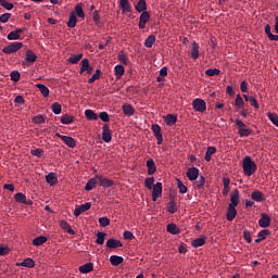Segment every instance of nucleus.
<instances>
[{
    "label": "nucleus",
    "mask_w": 278,
    "mask_h": 278,
    "mask_svg": "<svg viewBox=\"0 0 278 278\" xmlns=\"http://www.w3.org/2000/svg\"><path fill=\"white\" fill-rule=\"evenodd\" d=\"M242 169L245 177H251L252 175H255V173H257V164L253 162V159H251V156H245L243 159Z\"/></svg>",
    "instance_id": "nucleus-1"
},
{
    "label": "nucleus",
    "mask_w": 278,
    "mask_h": 278,
    "mask_svg": "<svg viewBox=\"0 0 278 278\" xmlns=\"http://www.w3.org/2000/svg\"><path fill=\"white\" fill-rule=\"evenodd\" d=\"M192 108L195 112H200L201 114H203V112L207 110V104L204 102L203 99L197 98L192 102Z\"/></svg>",
    "instance_id": "nucleus-2"
},
{
    "label": "nucleus",
    "mask_w": 278,
    "mask_h": 278,
    "mask_svg": "<svg viewBox=\"0 0 278 278\" xmlns=\"http://www.w3.org/2000/svg\"><path fill=\"white\" fill-rule=\"evenodd\" d=\"M23 49V42H13L3 48V53H16V51H21Z\"/></svg>",
    "instance_id": "nucleus-3"
},
{
    "label": "nucleus",
    "mask_w": 278,
    "mask_h": 278,
    "mask_svg": "<svg viewBox=\"0 0 278 278\" xmlns=\"http://www.w3.org/2000/svg\"><path fill=\"white\" fill-rule=\"evenodd\" d=\"M90 207H92V204H90V202L76 206L74 210V216H81V214H84V212H88Z\"/></svg>",
    "instance_id": "nucleus-4"
},
{
    "label": "nucleus",
    "mask_w": 278,
    "mask_h": 278,
    "mask_svg": "<svg viewBox=\"0 0 278 278\" xmlns=\"http://www.w3.org/2000/svg\"><path fill=\"white\" fill-rule=\"evenodd\" d=\"M149 21H151V15L149 14V12L148 11L142 12L139 17V29H144Z\"/></svg>",
    "instance_id": "nucleus-5"
},
{
    "label": "nucleus",
    "mask_w": 278,
    "mask_h": 278,
    "mask_svg": "<svg viewBox=\"0 0 278 278\" xmlns=\"http://www.w3.org/2000/svg\"><path fill=\"white\" fill-rule=\"evenodd\" d=\"M239 203H240V191H238V189H235L230 195L229 207H238Z\"/></svg>",
    "instance_id": "nucleus-6"
},
{
    "label": "nucleus",
    "mask_w": 278,
    "mask_h": 278,
    "mask_svg": "<svg viewBox=\"0 0 278 278\" xmlns=\"http://www.w3.org/2000/svg\"><path fill=\"white\" fill-rule=\"evenodd\" d=\"M162 197V182H156L152 187V201H157Z\"/></svg>",
    "instance_id": "nucleus-7"
},
{
    "label": "nucleus",
    "mask_w": 278,
    "mask_h": 278,
    "mask_svg": "<svg viewBox=\"0 0 278 278\" xmlns=\"http://www.w3.org/2000/svg\"><path fill=\"white\" fill-rule=\"evenodd\" d=\"M152 131L157 140V144H162L164 137L162 136V127L157 124L152 125Z\"/></svg>",
    "instance_id": "nucleus-8"
},
{
    "label": "nucleus",
    "mask_w": 278,
    "mask_h": 278,
    "mask_svg": "<svg viewBox=\"0 0 278 278\" xmlns=\"http://www.w3.org/2000/svg\"><path fill=\"white\" fill-rule=\"evenodd\" d=\"M97 179L102 188H112L114 180L106 178L105 176H97Z\"/></svg>",
    "instance_id": "nucleus-9"
},
{
    "label": "nucleus",
    "mask_w": 278,
    "mask_h": 278,
    "mask_svg": "<svg viewBox=\"0 0 278 278\" xmlns=\"http://www.w3.org/2000/svg\"><path fill=\"white\" fill-rule=\"evenodd\" d=\"M102 140L103 142H112V130H110V126L105 124L103 126Z\"/></svg>",
    "instance_id": "nucleus-10"
},
{
    "label": "nucleus",
    "mask_w": 278,
    "mask_h": 278,
    "mask_svg": "<svg viewBox=\"0 0 278 278\" xmlns=\"http://www.w3.org/2000/svg\"><path fill=\"white\" fill-rule=\"evenodd\" d=\"M187 177H188L189 181H197V179H199V168H197V167L188 168Z\"/></svg>",
    "instance_id": "nucleus-11"
},
{
    "label": "nucleus",
    "mask_w": 278,
    "mask_h": 278,
    "mask_svg": "<svg viewBox=\"0 0 278 278\" xmlns=\"http://www.w3.org/2000/svg\"><path fill=\"white\" fill-rule=\"evenodd\" d=\"M258 225L263 228L266 229L267 227H270V216L268 214L263 213L261 215V218L258 220Z\"/></svg>",
    "instance_id": "nucleus-12"
},
{
    "label": "nucleus",
    "mask_w": 278,
    "mask_h": 278,
    "mask_svg": "<svg viewBox=\"0 0 278 278\" xmlns=\"http://www.w3.org/2000/svg\"><path fill=\"white\" fill-rule=\"evenodd\" d=\"M24 30L25 28H17L11 31L7 37L8 40H21V35L23 34Z\"/></svg>",
    "instance_id": "nucleus-13"
},
{
    "label": "nucleus",
    "mask_w": 278,
    "mask_h": 278,
    "mask_svg": "<svg viewBox=\"0 0 278 278\" xmlns=\"http://www.w3.org/2000/svg\"><path fill=\"white\" fill-rule=\"evenodd\" d=\"M59 225L61 229L70 233V236H75V230H73L70 223H67L66 220H60Z\"/></svg>",
    "instance_id": "nucleus-14"
},
{
    "label": "nucleus",
    "mask_w": 278,
    "mask_h": 278,
    "mask_svg": "<svg viewBox=\"0 0 278 278\" xmlns=\"http://www.w3.org/2000/svg\"><path fill=\"white\" fill-rule=\"evenodd\" d=\"M79 273L83 275H88V273H92L94 270V265L92 263H87L85 265H81L78 268Z\"/></svg>",
    "instance_id": "nucleus-15"
},
{
    "label": "nucleus",
    "mask_w": 278,
    "mask_h": 278,
    "mask_svg": "<svg viewBox=\"0 0 278 278\" xmlns=\"http://www.w3.org/2000/svg\"><path fill=\"white\" fill-rule=\"evenodd\" d=\"M15 266H23L24 268H34L36 266V262L34 258H25L22 263H16Z\"/></svg>",
    "instance_id": "nucleus-16"
},
{
    "label": "nucleus",
    "mask_w": 278,
    "mask_h": 278,
    "mask_svg": "<svg viewBox=\"0 0 278 278\" xmlns=\"http://www.w3.org/2000/svg\"><path fill=\"white\" fill-rule=\"evenodd\" d=\"M92 73V67L90 66V61L88 59H83L81 60V67H80V73Z\"/></svg>",
    "instance_id": "nucleus-17"
},
{
    "label": "nucleus",
    "mask_w": 278,
    "mask_h": 278,
    "mask_svg": "<svg viewBox=\"0 0 278 278\" xmlns=\"http://www.w3.org/2000/svg\"><path fill=\"white\" fill-rule=\"evenodd\" d=\"M119 8L122 10V14L131 12V4H129V0H119Z\"/></svg>",
    "instance_id": "nucleus-18"
},
{
    "label": "nucleus",
    "mask_w": 278,
    "mask_h": 278,
    "mask_svg": "<svg viewBox=\"0 0 278 278\" xmlns=\"http://www.w3.org/2000/svg\"><path fill=\"white\" fill-rule=\"evenodd\" d=\"M106 247L108 249H119L121 247H123V242L117 239H109L106 241Z\"/></svg>",
    "instance_id": "nucleus-19"
},
{
    "label": "nucleus",
    "mask_w": 278,
    "mask_h": 278,
    "mask_svg": "<svg viewBox=\"0 0 278 278\" xmlns=\"http://www.w3.org/2000/svg\"><path fill=\"white\" fill-rule=\"evenodd\" d=\"M251 199L253 201H255L256 203H262V201H266V199L264 198V193H262V191H260V190L252 192Z\"/></svg>",
    "instance_id": "nucleus-20"
},
{
    "label": "nucleus",
    "mask_w": 278,
    "mask_h": 278,
    "mask_svg": "<svg viewBox=\"0 0 278 278\" xmlns=\"http://www.w3.org/2000/svg\"><path fill=\"white\" fill-rule=\"evenodd\" d=\"M37 60H38V55H36L34 51L31 50L26 51L25 62H27L28 64H34V62H36Z\"/></svg>",
    "instance_id": "nucleus-21"
},
{
    "label": "nucleus",
    "mask_w": 278,
    "mask_h": 278,
    "mask_svg": "<svg viewBox=\"0 0 278 278\" xmlns=\"http://www.w3.org/2000/svg\"><path fill=\"white\" fill-rule=\"evenodd\" d=\"M238 216V211H236L235 206H228L227 213H226V218L227 220L231 222L233 218Z\"/></svg>",
    "instance_id": "nucleus-22"
},
{
    "label": "nucleus",
    "mask_w": 278,
    "mask_h": 278,
    "mask_svg": "<svg viewBox=\"0 0 278 278\" xmlns=\"http://www.w3.org/2000/svg\"><path fill=\"white\" fill-rule=\"evenodd\" d=\"M62 140L64 142V144H66V147H70V149H75V147H77V142H75V139H73V137H62Z\"/></svg>",
    "instance_id": "nucleus-23"
},
{
    "label": "nucleus",
    "mask_w": 278,
    "mask_h": 278,
    "mask_svg": "<svg viewBox=\"0 0 278 278\" xmlns=\"http://www.w3.org/2000/svg\"><path fill=\"white\" fill-rule=\"evenodd\" d=\"M99 179L97 178V176L94 178H90L86 186H85V190H87L88 192H90V190H93L94 187L97 186Z\"/></svg>",
    "instance_id": "nucleus-24"
},
{
    "label": "nucleus",
    "mask_w": 278,
    "mask_h": 278,
    "mask_svg": "<svg viewBox=\"0 0 278 278\" xmlns=\"http://www.w3.org/2000/svg\"><path fill=\"white\" fill-rule=\"evenodd\" d=\"M46 181L49 186H55L58 184V176L52 172L46 176Z\"/></svg>",
    "instance_id": "nucleus-25"
},
{
    "label": "nucleus",
    "mask_w": 278,
    "mask_h": 278,
    "mask_svg": "<svg viewBox=\"0 0 278 278\" xmlns=\"http://www.w3.org/2000/svg\"><path fill=\"white\" fill-rule=\"evenodd\" d=\"M122 110L126 116H134L136 110H134V106L131 104H124L122 106Z\"/></svg>",
    "instance_id": "nucleus-26"
},
{
    "label": "nucleus",
    "mask_w": 278,
    "mask_h": 278,
    "mask_svg": "<svg viewBox=\"0 0 278 278\" xmlns=\"http://www.w3.org/2000/svg\"><path fill=\"white\" fill-rule=\"evenodd\" d=\"M135 10L142 14V12H147V0H139L135 5Z\"/></svg>",
    "instance_id": "nucleus-27"
},
{
    "label": "nucleus",
    "mask_w": 278,
    "mask_h": 278,
    "mask_svg": "<svg viewBox=\"0 0 278 278\" xmlns=\"http://www.w3.org/2000/svg\"><path fill=\"white\" fill-rule=\"evenodd\" d=\"M110 262H111L112 266H121V264H123V262H124V258H123V256L112 255V256H110Z\"/></svg>",
    "instance_id": "nucleus-28"
},
{
    "label": "nucleus",
    "mask_w": 278,
    "mask_h": 278,
    "mask_svg": "<svg viewBox=\"0 0 278 278\" xmlns=\"http://www.w3.org/2000/svg\"><path fill=\"white\" fill-rule=\"evenodd\" d=\"M168 233H172L173 236H177L178 233L181 232L179 227H177L175 224H168L166 227Z\"/></svg>",
    "instance_id": "nucleus-29"
},
{
    "label": "nucleus",
    "mask_w": 278,
    "mask_h": 278,
    "mask_svg": "<svg viewBox=\"0 0 278 278\" xmlns=\"http://www.w3.org/2000/svg\"><path fill=\"white\" fill-rule=\"evenodd\" d=\"M199 45L197 43V41L192 42V49H191V58L193 60H199Z\"/></svg>",
    "instance_id": "nucleus-30"
},
{
    "label": "nucleus",
    "mask_w": 278,
    "mask_h": 278,
    "mask_svg": "<svg viewBox=\"0 0 278 278\" xmlns=\"http://www.w3.org/2000/svg\"><path fill=\"white\" fill-rule=\"evenodd\" d=\"M76 25H77V16L75 15V12H71L67 21V27L73 28Z\"/></svg>",
    "instance_id": "nucleus-31"
},
{
    "label": "nucleus",
    "mask_w": 278,
    "mask_h": 278,
    "mask_svg": "<svg viewBox=\"0 0 278 278\" xmlns=\"http://www.w3.org/2000/svg\"><path fill=\"white\" fill-rule=\"evenodd\" d=\"M115 77L121 79L123 75H125V66L118 64L114 67Z\"/></svg>",
    "instance_id": "nucleus-32"
},
{
    "label": "nucleus",
    "mask_w": 278,
    "mask_h": 278,
    "mask_svg": "<svg viewBox=\"0 0 278 278\" xmlns=\"http://www.w3.org/2000/svg\"><path fill=\"white\" fill-rule=\"evenodd\" d=\"M62 125H71L72 123H75V116L65 114L61 117Z\"/></svg>",
    "instance_id": "nucleus-33"
},
{
    "label": "nucleus",
    "mask_w": 278,
    "mask_h": 278,
    "mask_svg": "<svg viewBox=\"0 0 278 278\" xmlns=\"http://www.w3.org/2000/svg\"><path fill=\"white\" fill-rule=\"evenodd\" d=\"M147 166H148V175H154L156 167L153 159H150L147 161Z\"/></svg>",
    "instance_id": "nucleus-34"
},
{
    "label": "nucleus",
    "mask_w": 278,
    "mask_h": 278,
    "mask_svg": "<svg viewBox=\"0 0 278 278\" xmlns=\"http://www.w3.org/2000/svg\"><path fill=\"white\" fill-rule=\"evenodd\" d=\"M74 13L77 14L79 18H86V13H84V7L81 3L76 4Z\"/></svg>",
    "instance_id": "nucleus-35"
},
{
    "label": "nucleus",
    "mask_w": 278,
    "mask_h": 278,
    "mask_svg": "<svg viewBox=\"0 0 278 278\" xmlns=\"http://www.w3.org/2000/svg\"><path fill=\"white\" fill-rule=\"evenodd\" d=\"M216 153V148L215 147H208L204 156L205 162H211L212 155Z\"/></svg>",
    "instance_id": "nucleus-36"
},
{
    "label": "nucleus",
    "mask_w": 278,
    "mask_h": 278,
    "mask_svg": "<svg viewBox=\"0 0 278 278\" xmlns=\"http://www.w3.org/2000/svg\"><path fill=\"white\" fill-rule=\"evenodd\" d=\"M47 242V237L45 236H39L33 240L34 247H42Z\"/></svg>",
    "instance_id": "nucleus-37"
},
{
    "label": "nucleus",
    "mask_w": 278,
    "mask_h": 278,
    "mask_svg": "<svg viewBox=\"0 0 278 278\" xmlns=\"http://www.w3.org/2000/svg\"><path fill=\"white\" fill-rule=\"evenodd\" d=\"M85 116L88 118V121H98L99 118V115H97V113H94L92 110H86Z\"/></svg>",
    "instance_id": "nucleus-38"
},
{
    "label": "nucleus",
    "mask_w": 278,
    "mask_h": 278,
    "mask_svg": "<svg viewBox=\"0 0 278 278\" xmlns=\"http://www.w3.org/2000/svg\"><path fill=\"white\" fill-rule=\"evenodd\" d=\"M191 244H192V247L194 249H199V247H203V244H205V237H201V238L194 239L191 242Z\"/></svg>",
    "instance_id": "nucleus-39"
},
{
    "label": "nucleus",
    "mask_w": 278,
    "mask_h": 278,
    "mask_svg": "<svg viewBox=\"0 0 278 278\" xmlns=\"http://www.w3.org/2000/svg\"><path fill=\"white\" fill-rule=\"evenodd\" d=\"M153 45H155V35H150L144 41V47H147V49H151Z\"/></svg>",
    "instance_id": "nucleus-40"
},
{
    "label": "nucleus",
    "mask_w": 278,
    "mask_h": 278,
    "mask_svg": "<svg viewBox=\"0 0 278 278\" xmlns=\"http://www.w3.org/2000/svg\"><path fill=\"white\" fill-rule=\"evenodd\" d=\"M42 97H49V87L42 84L36 85Z\"/></svg>",
    "instance_id": "nucleus-41"
},
{
    "label": "nucleus",
    "mask_w": 278,
    "mask_h": 278,
    "mask_svg": "<svg viewBox=\"0 0 278 278\" xmlns=\"http://www.w3.org/2000/svg\"><path fill=\"white\" fill-rule=\"evenodd\" d=\"M265 34L267 35V38H269V40H278V35H274L273 33H270V25L268 24L265 26Z\"/></svg>",
    "instance_id": "nucleus-42"
},
{
    "label": "nucleus",
    "mask_w": 278,
    "mask_h": 278,
    "mask_svg": "<svg viewBox=\"0 0 278 278\" xmlns=\"http://www.w3.org/2000/svg\"><path fill=\"white\" fill-rule=\"evenodd\" d=\"M84 58V54L83 53H79V54H73L70 59H68V62L70 64H78L79 61Z\"/></svg>",
    "instance_id": "nucleus-43"
},
{
    "label": "nucleus",
    "mask_w": 278,
    "mask_h": 278,
    "mask_svg": "<svg viewBox=\"0 0 278 278\" xmlns=\"http://www.w3.org/2000/svg\"><path fill=\"white\" fill-rule=\"evenodd\" d=\"M235 105L239 110H242V108H244V100L242 99V96L237 94L236 100H235Z\"/></svg>",
    "instance_id": "nucleus-44"
},
{
    "label": "nucleus",
    "mask_w": 278,
    "mask_h": 278,
    "mask_svg": "<svg viewBox=\"0 0 278 278\" xmlns=\"http://www.w3.org/2000/svg\"><path fill=\"white\" fill-rule=\"evenodd\" d=\"M105 236H108L105 232H98L96 242L97 244H104L105 243Z\"/></svg>",
    "instance_id": "nucleus-45"
},
{
    "label": "nucleus",
    "mask_w": 278,
    "mask_h": 278,
    "mask_svg": "<svg viewBox=\"0 0 278 278\" xmlns=\"http://www.w3.org/2000/svg\"><path fill=\"white\" fill-rule=\"evenodd\" d=\"M177 184H178V190L180 194H186V192H188V187L184 185V181H181V179H177Z\"/></svg>",
    "instance_id": "nucleus-46"
},
{
    "label": "nucleus",
    "mask_w": 278,
    "mask_h": 278,
    "mask_svg": "<svg viewBox=\"0 0 278 278\" xmlns=\"http://www.w3.org/2000/svg\"><path fill=\"white\" fill-rule=\"evenodd\" d=\"M153 184H155V178L149 177L146 178L144 186L148 188V190H153Z\"/></svg>",
    "instance_id": "nucleus-47"
},
{
    "label": "nucleus",
    "mask_w": 278,
    "mask_h": 278,
    "mask_svg": "<svg viewBox=\"0 0 278 278\" xmlns=\"http://www.w3.org/2000/svg\"><path fill=\"white\" fill-rule=\"evenodd\" d=\"M205 75H207L208 77H214L216 75H220V70L218 68H208L205 71Z\"/></svg>",
    "instance_id": "nucleus-48"
},
{
    "label": "nucleus",
    "mask_w": 278,
    "mask_h": 278,
    "mask_svg": "<svg viewBox=\"0 0 278 278\" xmlns=\"http://www.w3.org/2000/svg\"><path fill=\"white\" fill-rule=\"evenodd\" d=\"M101 78V70H97L96 73L89 78L88 84H94L97 79Z\"/></svg>",
    "instance_id": "nucleus-49"
},
{
    "label": "nucleus",
    "mask_w": 278,
    "mask_h": 278,
    "mask_svg": "<svg viewBox=\"0 0 278 278\" xmlns=\"http://www.w3.org/2000/svg\"><path fill=\"white\" fill-rule=\"evenodd\" d=\"M51 108H52L53 114H56V115L62 114V105L60 103L54 102Z\"/></svg>",
    "instance_id": "nucleus-50"
},
{
    "label": "nucleus",
    "mask_w": 278,
    "mask_h": 278,
    "mask_svg": "<svg viewBox=\"0 0 278 278\" xmlns=\"http://www.w3.org/2000/svg\"><path fill=\"white\" fill-rule=\"evenodd\" d=\"M267 118L273 123V125H276L278 127V115L275 113H267Z\"/></svg>",
    "instance_id": "nucleus-51"
},
{
    "label": "nucleus",
    "mask_w": 278,
    "mask_h": 278,
    "mask_svg": "<svg viewBox=\"0 0 278 278\" xmlns=\"http://www.w3.org/2000/svg\"><path fill=\"white\" fill-rule=\"evenodd\" d=\"M165 123L166 125H169V126L175 125V123H177V117L169 114L165 117Z\"/></svg>",
    "instance_id": "nucleus-52"
},
{
    "label": "nucleus",
    "mask_w": 278,
    "mask_h": 278,
    "mask_svg": "<svg viewBox=\"0 0 278 278\" xmlns=\"http://www.w3.org/2000/svg\"><path fill=\"white\" fill-rule=\"evenodd\" d=\"M167 212H169V214H175V212H177V204L175 203V201H170L168 203Z\"/></svg>",
    "instance_id": "nucleus-53"
},
{
    "label": "nucleus",
    "mask_w": 278,
    "mask_h": 278,
    "mask_svg": "<svg viewBox=\"0 0 278 278\" xmlns=\"http://www.w3.org/2000/svg\"><path fill=\"white\" fill-rule=\"evenodd\" d=\"M15 201H17V203H25V201H27V197L24 193H16L14 197Z\"/></svg>",
    "instance_id": "nucleus-54"
},
{
    "label": "nucleus",
    "mask_w": 278,
    "mask_h": 278,
    "mask_svg": "<svg viewBox=\"0 0 278 278\" xmlns=\"http://www.w3.org/2000/svg\"><path fill=\"white\" fill-rule=\"evenodd\" d=\"M0 5L4 8V10H13L14 4L8 2V0H0Z\"/></svg>",
    "instance_id": "nucleus-55"
},
{
    "label": "nucleus",
    "mask_w": 278,
    "mask_h": 278,
    "mask_svg": "<svg viewBox=\"0 0 278 278\" xmlns=\"http://www.w3.org/2000/svg\"><path fill=\"white\" fill-rule=\"evenodd\" d=\"M239 136L244 138L247 136H251V129L249 128H239Z\"/></svg>",
    "instance_id": "nucleus-56"
},
{
    "label": "nucleus",
    "mask_w": 278,
    "mask_h": 278,
    "mask_svg": "<svg viewBox=\"0 0 278 278\" xmlns=\"http://www.w3.org/2000/svg\"><path fill=\"white\" fill-rule=\"evenodd\" d=\"M33 123H35V125H42V123H45V116L37 115L33 117Z\"/></svg>",
    "instance_id": "nucleus-57"
},
{
    "label": "nucleus",
    "mask_w": 278,
    "mask_h": 278,
    "mask_svg": "<svg viewBox=\"0 0 278 278\" xmlns=\"http://www.w3.org/2000/svg\"><path fill=\"white\" fill-rule=\"evenodd\" d=\"M31 155H35L36 157H42L45 155L43 149H35L30 151Z\"/></svg>",
    "instance_id": "nucleus-58"
},
{
    "label": "nucleus",
    "mask_w": 278,
    "mask_h": 278,
    "mask_svg": "<svg viewBox=\"0 0 278 278\" xmlns=\"http://www.w3.org/2000/svg\"><path fill=\"white\" fill-rule=\"evenodd\" d=\"M11 77V81H18L21 79V73H18L17 71H13L10 74Z\"/></svg>",
    "instance_id": "nucleus-59"
},
{
    "label": "nucleus",
    "mask_w": 278,
    "mask_h": 278,
    "mask_svg": "<svg viewBox=\"0 0 278 278\" xmlns=\"http://www.w3.org/2000/svg\"><path fill=\"white\" fill-rule=\"evenodd\" d=\"M100 227H108L110 225V218L100 217L99 219Z\"/></svg>",
    "instance_id": "nucleus-60"
},
{
    "label": "nucleus",
    "mask_w": 278,
    "mask_h": 278,
    "mask_svg": "<svg viewBox=\"0 0 278 278\" xmlns=\"http://www.w3.org/2000/svg\"><path fill=\"white\" fill-rule=\"evenodd\" d=\"M270 235V230L268 229H263L258 232V237L261 238V240H266V237H268Z\"/></svg>",
    "instance_id": "nucleus-61"
},
{
    "label": "nucleus",
    "mask_w": 278,
    "mask_h": 278,
    "mask_svg": "<svg viewBox=\"0 0 278 278\" xmlns=\"http://www.w3.org/2000/svg\"><path fill=\"white\" fill-rule=\"evenodd\" d=\"M99 116L103 123H110V115L108 112H101Z\"/></svg>",
    "instance_id": "nucleus-62"
},
{
    "label": "nucleus",
    "mask_w": 278,
    "mask_h": 278,
    "mask_svg": "<svg viewBox=\"0 0 278 278\" xmlns=\"http://www.w3.org/2000/svg\"><path fill=\"white\" fill-rule=\"evenodd\" d=\"M203 186H205V177L201 176L199 180L195 181V187L201 188Z\"/></svg>",
    "instance_id": "nucleus-63"
},
{
    "label": "nucleus",
    "mask_w": 278,
    "mask_h": 278,
    "mask_svg": "<svg viewBox=\"0 0 278 278\" xmlns=\"http://www.w3.org/2000/svg\"><path fill=\"white\" fill-rule=\"evenodd\" d=\"M10 16H12V14L10 13H4L0 16V23H8V21H10Z\"/></svg>",
    "instance_id": "nucleus-64"
}]
</instances>
